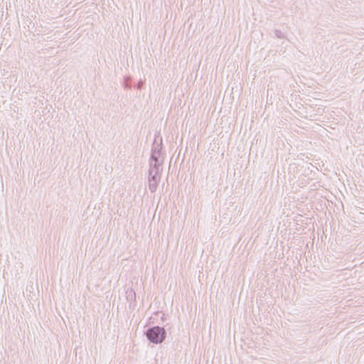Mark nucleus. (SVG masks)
<instances>
[{
  "mask_svg": "<svg viewBox=\"0 0 364 364\" xmlns=\"http://www.w3.org/2000/svg\"><path fill=\"white\" fill-rule=\"evenodd\" d=\"M148 338L153 343H161L165 338V331L160 327H154L147 332Z\"/></svg>",
  "mask_w": 364,
  "mask_h": 364,
  "instance_id": "obj_1",
  "label": "nucleus"
}]
</instances>
